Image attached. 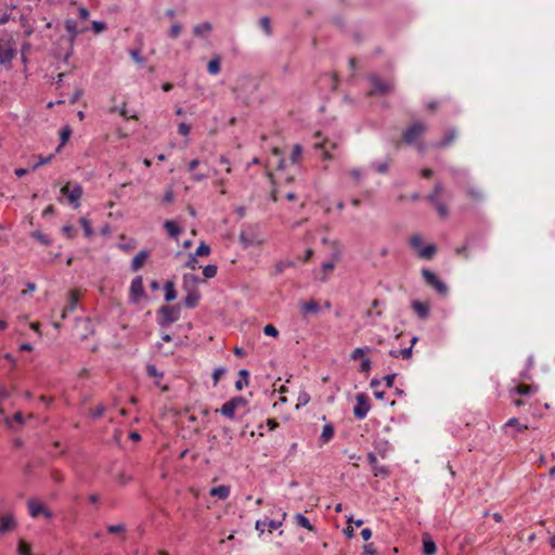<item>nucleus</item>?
<instances>
[{"instance_id": "61", "label": "nucleus", "mask_w": 555, "mask_h": 555, "mask_svg": "<svg viewBox=\"0 0 555 555\" xmlns=\"http://www.w3.org/2000/svg\"><path fill=\"white\" fill-rule=\"evenodd\" d=\"M467 245H463L462 247H457L455 249L456 255L463 256L465 259H469V254L467 251Z\"/></svg>"}, {"instance_id": "57", "label": "nucleus", "mask_w": 555, "mask_h": 555, "mask_svg": "<svg viewBox=\"0 0 555 555\" xmlns=\"http://www.w3.org/2000/svg\"><path fill=\"white\" fill-rule=\"evenodd\" d=\"M105 28L106 25L103 22L94 21L92 23V29L95 34L102 33Z\"/></svg>"}, {"instance_id": "25", "label": "nucleus", "mask_w": 555, "mask_h": 555, "mask_svg": "<svg viewBox=\"0 0 555 555\" xmlns=\"http://www.w3.org/2000/svg\"><path fill=\"white\" fill-rule=\"evenodd\" d=\"M294 521L297 526L302 527L311 532H315V528L311 525L310 520L302 514H296L294 516Z\"/></svg>"}, {"instance_id": "36", "label": "nucleus", "mask_w": 555, "mask_h": 555, "mask_svg": "<svg viewBox=\"0 0 555 555\" xmlns=\"http://www.w3.org/2000/svg\"><path fill=\"white\" fill-rule=\"evenodd\" d=\"M65 29L72 35V41L78 35L77 23L74 20H67L65 22Z\"/></svg>"}, {"instance_id": "50", "label": "nucleus", "mask_w": 555, "mask_h": 555, "mask_svg": "<svg viewBox=\"0 0 555 555\" xmlns=\"http://www.w3.org/2000/svg\"><path fill=\"white\" fill-rule=\"evenodd\" d=\"M105 412V408L104 405L100 404L98 405L96 408H94L93 410L90 411V415L93 417V418H100Z\"/></svg>"}, {"instance_id": "9", "label": "nucleus", "mask_w": 555, "mask_h": 555, "mask_svg": "<svg viewBox=\"0 0 555 555\" xmlns=\"http://www.w3.org/2000/svg\"><path fill=\"white\" fill-rule=\"evenodd\" d=\"M422 275H423L425 282L429 286L435 288L439 294H441V295L447 294V292H448L447 285L434 272H431L428 269H423Z\"/></svg>"}, {"instance_id": "12", "label": "nucleus", "mask_w": 555, "mask_h": 555, "mask_svg": "<svg viewBox=\"0 0 555 555\" xmlns=\"http://www.w3.org/2000/svg\"><path fill=\"white\" fill-rule=\"evenodd\" d=\"M29 515L33 518H37L39 516H44L46 518H51L52 513L46 508V506L38 500L29 499L27 502Z\"/></svg>"}, {"instance_id": "27", "label": "nucleus", "mask_w": 555, "mask_h": 555, "mask_svg": "<svg viewBox=\"0 0 555 555\" xmlns=\"http://www.w3.org/2000/svg\"><path fill=\"white\" fill-rule=\"evenodd\" d=\"M199 301V293L198 291L186 292V297L184 299V305L188 308H195Z\"/></svg>"}, {"instance_id": "8", "label": "nucleus", "mask_w": 555, "mask_h": 555, "mask_svg": "<svg viewBox=\"0 0 555 555\" xmlns=\"http://www.w3.org/2000/svg\"><path fill=\"white\" fill-rule=\"evenodd\" d=\"M240 242L245 248H247L250 246L262 245L264 243V238L255 233L251 229H244L240 233Z\"/></svg>"}, {"instance_id": "16", "label": "nucleus", "mask_w": 555, "mask_h": 555, "mask_svg": "<svg viewBox=\"0 0 555 555\" xmlns=\"http://www.w3.org/2000/svg\"><path fill=\"white\" fill-rule=\"evenodd\" d=\"M199 282L201 280L197 275L188 273L183 275L182 287L185 292L197 291V285Z\"/></svg>"}, {"instance_id": "22", "label": "nucleus", "mask_w": 555, "mask_h": 555, "mask_svg": "<svg viewBox=\"0 0 555 555\" xmlns=\"http://www.w3.org/2000/svg\"><path fill=\"white\" fill-rule=\"evenodd\" d=\"M212 30V25L209 22L197 24L193 27V34L196 37H206Z\"/></svg>"}, {"instance_id": "1", "label": "nucleus", "mask_w": 555, "mask_h": 555, "mask_svg": "<svg viewBox=\"0 0 555 555\" xmlns=\"http://www.w3.org/2000/svg\"><path fill=\"white\" fill-rule=\"evenodd\" d=\"M16 55L15 41L12 36L3 35L0 37V65L5 69H11L12 60Z\"/></svg>"}, {"instance_id": "56", "label": "nucleus", "mask_w": 555, "mask_h": 555, "mask_svg": "<svg viewBox=\"0 0 555 555\" xmlns=\"http://www.w3.org/2000/svg\"><path fill=\"white\" fill-rule=\"evenodd\" d=\"M349 176L354 180V182L358 184L361 181L362 172L360 169H351L349 171Z\"/></svg>"}, {"instance_id": "4", "label": "nucleus", "mask_w": 555, "mask_h": 555, "mask_svg": "<svg viewBox=\"0 0 555 555\" xmlns=\"http://www.w3.org/2000/svg\"><path fill=\"white\" fill-rule=\"evenodd\" d=\"M427 130V126L423 121H415L409 126L402 133V141L406 144H413Z\"/></svg>"}, {"instance_id": "49", "label": "nucleus", "mask_w": 555, "mask_h": 555, "mask_svg": "<svg viewBox=\"0 0 555 555\" xmlns=\"http://www.w3.org/2000/svg\"><path fill=\"white\" fill-rule=\"evenodd\" d=\"M371 367H372L371 360L369 358H365L362 360L359 371L362 373H369L371 371Z\"/></svg>"}, {"instance_id": "38", "label": "nucleus", "mask_w": 555, "mask_h": 555, "mask_svg": "<svg viewBox=\"0 0 555 555\" xmlns=\"http://www.w3.org/2000/svg\"><path fill=\"white\" fill-rule=\"evenodd\" d=\"M259 26L264 31L267 36H271L272 29H271V21L268 16H263L259 20Z\"/></svg>"}, {"instance_id": "45", "label": "nucleus", "mask_w": 555, "mask_h": 555, "mask_svg": "<svg viewBox=\"0 0 555 555\" xmlns=\"http://www.w3.org/2000/svg\"><path fill=\"white\" fill-rule=\"evenodd\" d=\"M369 351H371V349H370V348H367V347H366V348H356V349L351 352L350 358H351L352 360H359V359H362V358L364 357V354H365L366 352H369Z\"/></svg>"}, {"instance_id": "55", "label": "nucleus", "mask_w": 555, "mask_h": 555, "mask_svg": "<svg viewBox=\"0 0 555 555\" xmlns=\"http://www.w3.org/2000/svg\"><path fill=\"white\" fill-rule=\"evenodd\" d=\"M69 134H70V129L69 128H64L62 129L61 131V140H62V143L61 145L57 147L56 152L60 151L61 146L64 145L66 143V141L68 140L69 138Z\"/></svg>"}, {"instance_id": "44", "label": "nucleus", "mask_w": 555, "mask_h": 555, "mask_svg": "<svg viewBox=\"0 0 555 555\" xmlns=\"http://www.w3.org/2000/svg\"><path fill=\"white\" fill-rule=\"evenodd\" d=\"M466 194L469 198H472L473 201H481L482 199V193L480 190L476 189V188H468L466 190Z\"/></svg>"}, {"instance_id": "10", "label": "nucleus", "mask_w": 555, "mask_h": 555, "mask_svg": "<svg viewBox=\"0 0 555 555\" xmlns=\"http://www.w3.org/2000/svg\"><path fill=\"white\" fill-rule=\"evenodd\" d=\"M247 401L243 398V397H235L229 401H227L222 406L221 409L219 410V412L228 417V418H233L234 417V414H235V411L241 408V406H244L246 405Z\"/></svg>"}, {"instance_id": "47", "label": "nucleus", "mask_w": 555, "mask_h": 555, "mask_svg": "<svg viewBox=\"0 0 555 555\" xmlns=\"http://www.w3.org/2000/svg\"><path fill=\"white\" fill-rule=\"evenodd\" d=\"M31 236L35 237L36 240H38L43 245L50 244V240L40 231L33 232Z\"/></svg>"}, {"instance_id": "42", "label": "nucleus", "mask_w": 555, "mask_h": 555, "mask_svg": "<svg viewBox=\"0 0 555 555\" xmlns=\"http://www.w3.org/2000/svg\"><path fill=\"white\" fill-rule=\"evenodd\" d=\"M217 271H218L217 266H215V264H207L203 269V275L205 276V279H212V278L216 276Z\"/></svg>"}, {"instance_id": "5", "label": "nucleus", "mask_w": 555, "mask_h": 555, "mask_svg": "<svg viewBox=\"0 0 555 555\" xmlns=\"http://www.w3.org/2000/svg\"><path fill=\"white\" fill-rule=\"evenodd\" d=\"M83 193L82 186L78 183L67 182L61 188V194L66 196L67 201L73 205L74 208L79 207V199Z\"/></svg>"}, {"instance_id": "7", "label": "nucleus", "mask_w": 555, "mask_h": 555, "mask_svg": "<svg viewBox=\"0 0 555 555\" xmlns=\"http://www.w3.org/2000/svg\"><path fill=\"white\" fill-rule=\"evenodd\" d=\"M356 400L357 403L353 408V415L358 420H363L371 409L370 399L365 393H358Z\"/></svg>"}, {"instance_id": "60", "label": "nucleus", "mask_w": 555, "mask_h": 555, "mask_svg": "<svg viewBox=\"0 0 555 555\" xmlns=\"http://www.w3.org/2000/svg\"><path fill=\"white\" fill-rule=\"evenodd\" d=\"M412 350H413V348H412V346H410L409 348L400 349L398 351V353H400V357L408 360L412 357V353H413Z\"/></svg>"}, {"instance_id": "19", "label": "nucleus", "mask_w": 555, "mask_h": 555, "mask_svg": "<svg viewBox=\"0 0 555 555\" xmlns=\"http://www.w3.org/2000/svg\"><path fill=\"white\" fill-rule=\"evenodd\" d=\"M149 256H150L149 250H146V249L140 250L132 259V262H131L132 271L140 270L143 267V264L145 263V261L147 260Z\"/></svg>"}, {"instance_id": "64", "label": "nucleus", "mask_w": 555, "mask_h": 555, "mask_svg": "<svg viewBox=\"0 0 555 555\" xmlns=\"http://www.w3.org/2000/svg\"><path fill=\"white\" fill-rule=\"evenodd\" d=\"M362 555H375V550L373 547V544L370 543V544H365L363 546V553Z\"/></svg>"}, {"instance_id": "2", "label": "nucleus", "mask_w": 555, "mask_h": 555, "mask_svg": "<svg viewBox=\"0 0 555 555\" xmlns=\"http://www.w3.org/2000/svg\"><path fill=\"white\" fill-rule=\"evenodd\" d=\"M371 89L367 91L369 96L384 95L393 91V85L383 80L379 76L372 74L367 77Z\"/></svg>"}, {"instance_id": "32", "label": "nucleus", "mask_w": 555, "mask_h": 555, "mask_svg": "<svg viewBox=\"0 0 555 555\" xmlns=\"http://www.w3.org/2000/svg\"><path fill=\"white\" fill-rule=\"evenodd\" d=\"M504 427L505 428H508V427H513L515 428L516 431L518 433H522L524 430L528 429V426L526 424H522L519 422L518 418L516 417H512L509 418L505 424H504Z\"/></svg>"}, {"instance_id": "3", "label": "nucleus", "mask_w": 555, "mask_h": 555, "mask_svg": "<svg viewBox=\"0 0 555 555\" xmlns=\"http://www.w3.org/2000/svg\"><path fill=\"white\" fill-rule=\"evenodd\" d=\"M410 245L417 251L418 257L422 259L429 260L435 256L437 251V248L434 244L424 246L423 237L420 234H414L411 236Z\"/></svg>"}, {"instance_id": "23", "label": "nucleus", "mask_w": 555, "mask_h": 555, "mask_svg": "<svg viewBox=\"0 0 555 555\" xmlns=\"http://www.w3.org/2000/svg\"><path fill=\"white\" fill-rule=\"evenodd\" d=\"M230 490H231V488L229 486L221 485V486L211 488L209 491V494L211 496H216L220 500H225L230 495Z\"/></svg>"}, {"instance_id": "31", "label": "nucleus", "mask_w": 555, "mask_h": 555, "mask_svg": "<svg viewBox=\"0 0 555 555\" xmlns=\"http://www.w3.org/2000/svg\"><path fill=\"white\" fill-rule=\"evenodd\" d=\"M334 426L332 424H326L323 426L320 439L323 443H327L334 437Z\"/></svg>"}, {"instance_id": "62", "label": "nucleus", "mask_w": 555, "mask_h": 555, "mask_svg": "<svg viewBox=\"0 0 555 555\" xmlns=\"http://www.w3.org/2000/svg\"><path fill=\"white\" fill-rule=\"evenodd\" d=\"M224 374V370L219 367V369H216L212 373V379H214V383L215 385L219 382L220 377Z\"/></svg>"}, {"instance_id": "54", "label": "nucleus", "mask_w": 555, "mask_h": 555, "mask_svg": "<svg viewBox=\"0 0 555 555\" xmlns=\"http://www.w3.org/2000/svg\"><path fill=\"white\" fill-rule=\"evenodd\" d=\"M185 267L195 270L197 268V257L190 254Z\"/></svg>"}, {"instance_id": "35", "label": "nucleus", "mask_w": 555, "mask_h": 555, "mask_svg": "<svg viewBox=\"0 0 555 555\" xmlns=\"http://www.w3.org/2000/svg\"><path fill=\"white\" fill-rule=\"evenodd\" d=\"M17 552H18V555H33L31 554V545L24 540H20L18 545H17Z\"/></svg>"}, {"instance_id": "63", "label": "nucleus", "mask_w": 555, "mask_h": 555, "mask_svg": "<svg viewBox=\"0 0 555 555\" xmlns=\"http://www.w3.org/2000/svg\"><path fill=\"white\" fill-rule=\"evenodd\" d=\"M146 372L147 375L151 377L162 376V374L158 373L157 369L154 365H147Z\"/></svg>"}, {"instance_id": "20", "label": "nucleus", "mask_w": 555, "mask_h": 555, "mask_svg": "<svg viewBox=\"0 0 555 555\" xmlns=\"http://www.w3.org/2000/svg\"><path fill=\"white\" fill-rule=\"evenodd\" d=\"M328 145L331 149H336V143L334 142H330L328 140H323L322 142H315L314 143V149L317 150H323V158L324 159H332L333 156L331 155L330 151H328Z\"/></svg>"}, {"instance_id": "59", "label": "nucleus", "mask_w": 555, "mask_h": 555, "mask_svg": "<svg viewBox=\"0 0 555 555\" xmlns=\"http://www.w3.org/2000/svg\"><path fill=\"white\" fill-rule=\"evenodd\" d=\"M190 130H191V127L188 124H185V122L179 124L178 132L181 135H188L190 133Z\"/></svg>"}, {"instance_id": "52", "label": "nucleus", "mask_w": 555, "mask_h": 555, "mask_svg": "<svg viewBox=\"0 0 555 555\" xmlns=\"http://www.w3.org/2000/svg\"><path fill=\"white\" fill-rule=\"evenodd\" d=\"M52 158H53L52 154L47 157L39 156L38 162L33 166V169H37L41 165L49 164L52 160Z\"/></svg>"}, {"instance_id": "28", "label": "nucleus", "mask_w": 555, "mask_h": 555, "mask_svg": "<svg viewBox=\"0 0 555 555\" xmlns=\"http://www.w3.org/2000/svg\"><path fill=\"white\" fill-rule=\"evenodd\" d=\"M220 63H221V57L220 55H216L214 56L208 65H207V72L210 74V75H218L220 73V69H221V66H220Z\"/></svg>"}, {"instance_id": "46", "label": "nucleus", "mask_w": 555, "mask_h": 555, "mask_svg": "<svg viewBox=\"0 0 555 555\" xmlns=\"http://www.w3.org/2000/svg\"><path fill=\"white\" fill-rule=\"evenodd\" d=\"M182 31V26L178 23L171 25L169 31H168V36L172 39H176L179 37V35L181 34Z\"/></svg>"}, {"instance_id": "6", "label": "nucleus", "mask_w": 555, "mask_h": 555, "mask_svg": "<svg viewBox=\"0 0 555 555\" xmlns=\"http://www.w3.org/2000/svg\"><path fill=\"white\" fill-rule=\"evenodd\" d=\"M443 191V186L440 182H437L433 192L427 196V201L434 205L437 212L441 218H447L449 216L448 206L439 201V196Z\"/></svg>"}, {"instance_id": "51", "label": "nucleus", "mask_w": 555, "mask_h": 555, "mask_svg": "<svg viewBox=\"0 0 555 555\" xmlns=\"http://www.w3.org/2000/svg\"><path fill=\"white\" fill-rule=\"evenodd\" d=\"M129 54H130L131 59H132L135 63H138V64H142V63H144V61H145V59H144L143 56H141V53H140V51H139V50H131V51L129 52Z\"/></svg>"}, {"instance_id": "33", "label": "nucleus", "mask_w": 555, "mask_h": 555, "mask_svg": "<svg viewBox=\"0 0 555 555\" xmlns=\"http://www.w3.org/2000/svg\"><path fill=\"white\" fill-rule=\"evenodd\" d=\"M176 297H177V293L175 289V284H173V282L168 281L165 284V299H166V301H172L176 299Z\"/></svg>"}, {"instance_id": "41", "label": "nucleus", "mask_w": 555, "mask_h": 555, "mask_svg": "<svg viewBox=\"0 0 555 555\" xmlns=\"http://www.w3.org/2000/svg\"><path fill=\"white\" fill-rule=\"evenodd\" d=\"M209 254H210V247L206 243L202 242L193 255L196 257H203V256H208Z\"/></svg>"}, {"instance_id": "17", "label": "nucleus", "mask_w": 555, "mask_h": 555, "mask_svg": "<svg viewBox=\"0 0 555 555\" xmlns=\"http://www.w3.org/2000/svg\"><path fill=\"white\" fill-rule=\"evenodd\" d=\"M320 312V305L314 299H311L307 302L300 304V313L304 317H307L308 314H318Z\"/></svg>"}, {"instance_id": "40", "label": "nucleus", "mask_w": 555, "mask_h": 555, "mask_svg": "<svg viewBox=\"0 0 555 555\" xmlns=\"http://www.w3.org/2000/svg\"><path fill=\"white\" fill-rule=\"evenodd\" d=\"M80 224H81V228L83 229L85 235L87 237H91L93 235V230H92L90 221L86 217H82V218H80Z\"/></svg>"}, {"instance_id": "58", "label": "nucleus", "mask_w": 555, "mask_h": 555, "mask_svg": "<svg viewBox=\"0 0 555 555\" xmlns=\"http://www.w3.org/2000/svg\"><path fill=\"white\" fill-rule=\"evenodd\" d=\"M389 164H390V160L377 164L375 166V169L379 173H386L388 171Z\"/></svg>"}, {"instance_id": "43", "label": "nucleus", "mask_w": 555, "mask_h": 555, "mask_svg": "<svg viewBox=\"0 0 555 555\" xmlns=\"http://www.w3.org/2000/svg\"><path fill=\"white\" fill-rule=\"evenodd\" d=\"M126 531L124 524H116L107 526V532L111 534H122Z\"/></svg>"}, {"instance_id": "15", "label": "nucleus", "mask_w": 555, "mask_h": 555, "mask_svg": "<svg viewBox=\"0 0 555 555\" xmlns=\"http://www.w3.org/2000/svg\"><path fill=\"white\" fill-rule=\"evenodd\" d=\"M78 300H79V292L76 289L70 291L69 297H68V302L62 310V315H61L62 319H65L67 317L68 312H73L76 309Z\"/></svg>"}, {"instance_id": "48", "label": "nucleus", "mask_w": 555, "mask_h": 555, "mask_svg": "<svg viewBox=\"0 0 555 555\" xmlns=\"http://www.w3.org/2000/svg\"><path fill=\"white\" fill-rule=\"evenodd\" d=\"M263 333L267 335V336H272V337H276L279 335V331L276 330V327L272 324H267L264 327H263Z\"/></svg>"}, {"instance_id": "53", "label": "nucleus", "mask_w": 555, "mask_h": 555, "mask_svg": "<svg viewBox=\"0 0 555 555\" xmlns=\"http://www.w3.org/2000/svg\"><path fill=\"white\" fill-rule=\"evenodd\" d=\"M62 232L68 237V238H73L76 234V230L74 229L73 225L70 224H66L62 228Z\"/></svg>"}, {"instance_id": "39", "label": "nucleus", "mask_w": 555, "mask_h": 555, "mask_svg": "<svg viewBox=\"0 0 555 555\" xmlns=\"http://www.w3.org/2000/svg\"><path fill=\"white\" fill-rule=\"evenodd\" d=\"M302 154V147L299 144H295L291 154V162L293 164L299 163Z\"/></svg>"}, {"instance_id": "30", "label": "nucleus", "mask_w": 555, "mask_h": 555, "mask_svg": "<svg viewBox=\"0 0 555 555\" xmlns=\"http://www.w3.org/2000/svg\"><path fill=\"white\" fill-rule=\"evenodd\" d=\"M538 391V387L533 385L519 384L515 388V393L519 396H528Z\"/></svg>"}, {"instance_id": "24", "label": "nucleus", "mask_w": 555, "mask_h": 555, "mask_svg": "<svg viewBox=\"0 0 555 555\" xmlns=\"http://www.w3.org/2000/svg\"><path fill=\"white\" fill-rule=\"evenodd\" d=\"M164 228L166 229V231L170 237L178 240V236L181 233V228L175 221H172V220L165 221Z\"/></svg>"}, {"instance_id": "26", "label": "nucleus", "mask_w": 555, "mask_h": 555, "mask_svg": "<svg viewBox=\"0 0 555 555\" xmlns=\"http://www.w3.org/2000/svg\"><path fill=\"white\" fill-rule=\"evenodd\" d=\"M295 262L294 261H291V260H283V261H279L273 270H272V275L273 276H276L279 274H282L287 268H293L295 267Z\"/></svg>"}, {"instance_id": "11", "label": "nucleus", "mask_w": 555, "mask_h": 555, "mask_svg": "<svg viewBox=\"0 0 555 555\" xmlns=\"http://www.w3.org/2000/svg\"><path fill=\"white\" fill-rule=\"evenodd\" d=\"M145 296L142 276H137L131 281L129 289V298L132 302L138 304Z\"/></svg>"}, {"instance_id": "13", "label": "nucleus", "mask_w": 555, "mask_h": 555, "mask_svg": "<svg viewBox=\"0 0 555 555\" xmlns=\"http://www.w3.org/2000/svg\"><path fill=\"white\" fill-rule=\"evenodd\" d=\"M163 321L162 324H171L178 320V310L172 306H163L159 309Z\"/></svg>"}, {"instance_id": "29", "label": "nucleus", "mask_w": 555, "mask_h": 555, "mask_svg": "<svg viewBox=\"0 0 555 555\" xmlns=\"http://www.w3.org/2000/svg\"><path fill=\"white\" fill-rule=\"evenodd\" d=\"M456 137L457 131L455 129H451L444 134L443 139L438 144H436V146L447 147L456 139Z\"/></svg>"}, {"instance_id": "34", "label": "nucleus", "mask_w": 555, "mask_h": 555, "mask_svg": "<svg viewBox=\"0 0 555 555\" xmlns=\"http://www.w3.org/2000/svg\"><path fill=\"white\" fill-rule=\"evenodd\" d=\"M21 25L24 29V35L30 37L35 33V27L26 16L21 17Z\"/></svg>"}, {"instance_id": "14", "label": "nucleus", "mask_w": 555, "mask_h": 555, "mask_svg": "<svg viewBox=\"0 0 555 555\" xmlns=\"http://www.w3.org/2000/svg\"><path fill=\"white\" fill-rule=\"evenodd\" d=\"M15 527L16 521L12 514H5L0 517V534L12 531Z\"/></svg>"}, {"instance_id": "37", "label": "nucleus", "mask_w": 555, "mask_h": 555, "mask_svg": "<svg viewBox=\"0 0 555 555\" xmlns=\"http://www.w3.org/2000/svg\"><path fill=\"white\" fill-rule=\"evenodd\" d=\"M272 154L278 158V162H276V171H281L283 168H284V165H285V159L282 158V152L279 147H273L272 149Z\"/></svg>"}, {"instance_id": "18", "label": "nucleus", "mask_w": 555, "mask_h": 555, "mask_svg": "<svg viewBox=\"0 0 555 555\" xmlns=\"http://www.w3.org/2000/svg\"><path fill=\"white\" fill-rule=\"evenodd\" d=\"M412 309L421 319H426L429 315L430 306L428 302H423L420 300L412 301Z\"/></svg>"}, {"instance_id": "21", "label": "nucleus", "mask_w": 555, "mask_h": 555, "mask_svg": "<svg viewBox=\"0 0 555 555\" xmlns=\"http://www.w3.org/2000/svg\"><path fill=\"white\" fill-rule=\"evenodd\" d=\"M423 553L424 555H435L437 553L436 543L428 534L423 537Z\"/></svg>"}]
</instances>
